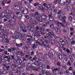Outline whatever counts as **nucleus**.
I'll use <instances>...</instances> for the list:
<instances>
[{
	"label": "nucleus",
	"instance_id": "11",
	"mask_svg": "<svg viewBox=\"0 0 75 75\" xmlns=\"http://www.w3.org/2000/svg\"><path fill=\"white\" fill-rule=\"evenodd\" d=\"M18 66L17 63H14V64H12L11 65V67L12 68H16L18 67Z\"/></svg>",
	"mask_w": 75,
	"mask_h": 75
},
{
	"label": "nucleus",
	"instance_id": "16",
	"mask_svg": "<svg viewBox=\"0 0 75 75\" xmlns=\"http://www.w3.org/2000/svg\"><path fill=\"white\" fill-rule=\"evenodd\" d=\"M70 50H71L70 51L68 49H66V52H67L68 54H71L72 53V48H71L70 49Z\"/></svg>",
	"mask_w": 75,
	"mask_h": 75
},
{
	"label": "nucleus",
	"instance_id": "54",
	"mask_svg": "<svg viewBox=\"0 0 75 75\" xmlns=\"http://www.w3.org/2000/svg\"><path fill=\"white\" fill-rule=\"evenodd\" d=\"M67 64H68V65H69V66H72V64H71V62H70V61L69 60L68 61Z\"/></svg>",
	"mask_w": 75,
	"mask_h": 75
},
{
	"label": "nucleus",
	"instance_id": "35",
	"mask_svg": "<svg viewBox=\"0 0 75 75\" xmlns=\"http://www.w3.org/2000/svg\"><path fill=\"white\" fill-rule=\"evenodd\" d=\"M0 60H1L2 62H4V57H3V56L1 57H0Z\"/></svg>",
	"mask_w": 75,
	"mask_h": 75
},
{
	"label": "nucleus",
	"instance_id": "41",
	"mask_svg": "<svg viewBox=\"0 0 75 75\" xmlns=\"http://www.w3.org/2000/svg\"><path fill=\"white\" fill-rule=\"evenodd\" d=\"M30 48V47H27V45H25V46H24L23 47V48L25 50H28V48Z\"/></svg>",
	"mask_w": 75,
	"mask_h": 75
},
{
	"label": "nucleus",
	"instance_id": "48",
	"mask_svg": "<svg viewBox=\"0 0 75 75\" xmlns=\"http://www.w3.org/2000/svg\"><path fill=\"white\" fill-rule=\"evenodd\" d=\"M65 40L66 42H67L68 43L69 42V38H68L67 37V38H65Z\"/></svg>",
	"mask_w": 75,
	"mask_h": 75
},
{
	"label": "nucleus",
	"instance_id": "55",
	"mask_svg": "<svg viewBox=\"0 0 75 75\" xmlns=\"http://www.w3.org/2000/svg\"><path fill=\"white\" fill-rule=\"evenodd\" d=\"M45 63H46V64H49L50 62L48 60L45 59Z\"/></svg>",
	"mask_w": 75,
	"mask_h": 75
},
{
	"label": "nucleus",
	"instance_id": "4",
	"mask_svg": "<svg viewBox=\"0 0 75 75\" xmlns=\"http://www.w3.org/2000/svg\"><path fill=\"white\" fill-rule=\"evenodd\" d=\"M35 18L37 21L39 22L40 23L41 22H42L43 21L42 19V18L41 17V15H38V16L35 17Z\"/></svg>",
	"mask_w": 75,
	"mask_h": 75
},
{
	"label": "nucleus",
	"instance_id": "12",
	"mask_svg": "<svg viewBox=\"0 0 75 75\" xmlns=\"http://www.w3.org/2000/svg\"><path fill=\"white\" fill-rule=\"evenodd\" d=\"M22 12L24 14H28V9L25 8V10L23 11H22Z\"/></svg>",
	"mask_w": 75,
	"mask_h": 75
},
{
	"label": "nucleus",
	"instance_id": "27",
	"mask_svg": "<svg viewBox=\"0 0 75 75\" xmlns=\"http://www.w3.org/2000/svg\"><path fill=\"white\" fill-rule=\"evenodd\" d=\"M61 44L63 45L62 47H64L65 45V43L64 40H62V41L61 42Z\"/></svg>",
	"mask_w": 75,
	"mask_h": 75
},
{
	"label": "nucleus",
	"instance_id": "5",
	"mask_svg": "<svg viewBox=\"0 0 75 75\" xmlns=\"http://www.w3.org/2000/svg\"><path fill=\"white\" fill-rule=\"evenodd\" d=\"M10 57L11 58V59L12 61H13L14 64H16V63L18 62H17V59H16V57H14V55H11Z\"/></svg>",
	"mask_w": 75,
	"mask_h": 75
},
{
	"label": "nucleus",
	"instance_id": "45",
	"mask_svg": "<svg viewBox=\"0 0 75 75\" xmlns=\"http://www.w3.org/2000/svg\"><path fill=\"white\" fill-rule=\"evenodd\" d=\"M31 42H27L26 43L29 46L31 45Z\"/></svg>",
	"mask_w": 75,
	"mask_h": 75
},
{
	"label": "nucleus",
	"instance_id": "19",
	"mask_svg": "<svg viewBox=\"0 0 75 75\" xmlns=\"http://www.w3.org/2000/svg\"><path fill=\"white\" fill-rule=\"evenodd\" d=\"M65 18H66V17L65 16L62 17V19L61 18L60 19V20L62 21V23H64L66 22V20H65Z\"/></svg>",
	"mask_w": 75,
	"mask_h": 75
},
{
	"label": "nucleus",
	"instance_id": "28",
	"mask_svg": "<svg viewBox=\"0 0 75 75\" xmlns=\"http://www.w3.org/2000/svg\"><path fill=\"white\" fill-rule=\"evenodd\" d=\"M45 61V59L44 58H40L39 59V62H43Z\"/></svg>",
	"mask_w": 75,
	"mask_h": 75
},
{
	"label": "nucleus",
	"instance_id": "39",
	"mask_svg": "<svg viewBox=\"0 0 75 75\" xmlns=\"http://www.w3.org/2000/svg\"><path fill=\"white\" fill-rule=\"evenodd\" d=\"M5 14H6V13L5 12H2L1 13V16L2 17H5V16H6Z\"/></svg>",
	"mask_w": 75,
	"mask_h": 75
},
{
	"label": "nucleus",
	"instance_id": "13",
	"mask_svg": "<svg viewBox=\"0 0 75 75\" xmlns=\"http://www.w3.org/2000/svg\"><path fill=\"white\" fill-rule=\"evenodd\" d=\"M43 20H46L47 18V16L45 14H42V16H41Z\"/></svg>",
	"mask_w": 75,
	"mask_h": 75
},
{
	"label": "nucleus",
	"instance_id": "52",
	"mask_svg": "<svg viewBox=\"0 0 75 75\" xmlns=\"http://www.w3.org/2000/svg\"><path fill=\"white\" fill-rule=\"evenodd\" d=\"M17 60H16V61H17V62L18 61H20V60H21V59L20 58V57L19 56H17Z\"/></svg>",
	"mask_w": 75,
	"mask_h": 75
},
{
	"label": "nucleus",
	"instance_id": "57",
	"mask_svg": "<svg viewBox=\"0 0 75 75\" xmlns=\"http://www.w3.org/2000/svg\"><path fill=\"white\" fill-rule=\"evenodd\" d=\"M48 24L49 25H51L52 24V21H51L50 20L48 22Z\"/></svg>",
	"mask_w": 75,
	"mask_h": 75
},
{
	"label": "nucleus",
	"instance_id": "53",
	"mask_svg": "<svg viewBox=\"0 0 75 75\" xmlns=\"http://www.w3.org/2000/svg\"><path fill=\"white\" fill-rule=\"evenodd\" d=\"M27 40L28 41H27V42H31L32 39H31V38H28L27 39Z\"/></svg>",
	"mask_w": 75,
	"mask_h": 75
},
{
	"label": "nucleus",
	"instance_id": "6",
	"mask_svg": "<svg viewBox=\"0 0 75 75\" xmlns=\"http://www.w3.org/2000/svg\"><path fill=\"white\" fill-rule=\"evenodd\" d=\"M2 37H3V38H7V36L8 35V33L6 32H2Z\"/></svg>",
	"mask_w": 75,
	"mask_h": 75
},
{
	"label": "nucleus",
	"instance_id": "56",
	"mask_svg": "<svg viewBox=\"0 0 75 75\" xmlns=\"http://www.w3.org/2000/svg\"><path fill=\"white\" fill-rule=\"evenodd\" d=\"M19 62L20 65H23V62L21 61V60L19 61Z\"/></svg>",
	"mask_w": 75,
	"mask_h": 75
},
{
	"label": "nucleus",
	"instance_id": "21",
	"mask_svg": "<svg viewBox=\"0 0 75 75\" xmlns=\"http://www.w3.org/2000/svg\"><path fill=\"white\" fill-rule=\"evenodd\" d=\"M49 42L50 44H52V45H54V44H55L56 43L55 40L53 39L52 40H51Z\"/></svg>",
	"mask_w": 75,
	"mask_h": 75
},
{
	"label": "nucleus",
	"instance_id": "25",
	"mask_svg": "<svg viewBox=\"0 0 75 75\" xmlns=\"http://www.w3.org/2000/svg\"><path fill=\"white\" fill-rule=\"evenodd\" d=\"M13 74H16L18 75H20L21 72L19 71H14L13 72Z\"/></svg>",
	"mask_w": 75,
	"mask_h": 75
},
{
	"label": "nucleus",
	"instance_id": "62",
	"mask_svg": "<svg viewBox=\"0 0 75 75\" xmlns=\"http://www.w3.org/2000/svg\"><path fill=\"white\" fill-rule=\"evenodd\" d=\"M51 21H53L54 20L53 16H52L50 18H49Z\"/></svg>",
	"mask_w": 75,
	"mask_h": 75
},
{
	"label": "nucleus",
	"instance_id": "31",
	"mask_svg": "<svg viewBox=\"0 0 75 75\" xmlns=\"http://www.w3.org/2000/svg\"><path fill=\"white\" fill-rule=\"evenodd\" d=\"M23 45V43H20L18 44L17 43L16 44V46L18 47H22Z\"/></svg>",
	"mask_w": 75,
	"mask_h": 75
},
{
	"label": "nucleus",
	"instance_id": "22",
	"mask_svg": "<svg viewBox=\"0 0 75 75\" xmlns=\"http://www.w3.org/2000/svg\"><path fill=\"white\" fill-rule=\"evenodd\" d=\"M47 65L46 64H42V66H40V67L42 68L41 69H42L43 68H47Z\"/></svg>",
	"mask_w": 75,
	"mask_h": 75
},
{
	"label": "nucleus",
	"instance_id": "15",
	"mask_svg": "<svg viewBox=\"0 0 75 75\" xmlns=\"http://www.w3.org/2000/svg\"><path fill=\"white\" fill-rule=\"evenodd\" d=\"M50 54L51 56H53V55H55V52L53 50H50Z\"/></svg>",
	"mask_w": 75,
	"mask_h": 75
},
{
	"label": "nucleus",
	"instance_id": "23",
	"mask_svg": "<svg viewBox=\"0 0 75 75\" xmlns=\"http://www.w3.org/2000/svg\"><path fill=\"white\" fill-rule=\"evenodd\" d=\"M39 10H41L42 11H44V8L42 6H38Z\"/></svg>",
	"mask_w": 75,
	"mask_h": 75
},
{
	"label": "nucleus",
	"instance_id": "43",
	"mask_svg": "<svg viewBox=\"0 0 75 75\" xmlns=\"http://www.w3.org/2000/svg\"><path fill=\"white\" fill-rule=\"evenodd\" d=\"M30 55L32 56L34 55V51L33 50H32L30 52Z\"/></svg>",
	"mask_w": 75,
	"mask_h": 75
},
{
	"label": "nucleus",
	"instance_id": "58",
	"mask_svg": "<svg viewBox=\"0 0 75 75\" xmlns=\"http://www.w3.org/2000/svg\"><path fill=\"white\" fill-rule=\"evenodd\" d=\"M5 63L6 64H8V63H9V60H6Z\"/></svg>",
	"mask_w": 75,
	"mask_h": 75
},
{
	"label": "nucleus",
	"instance_id": "64",
	"mask_svg": "<svg viewBox=\"0 0 75 75\" xmlns=\"http://www.w3.org/2000/svg\"><path fill=\"white\" fill-rule=\"evenodd\" d=\"M22 75H29V74L24 73L22 74Z\"/></svg>",
	"mask_w": 75,
	"mask_h": 75
},
{
	"label": "nucleus",
	"instance_id": "26",
	"mask_svg": "<svg viewBox=\"0 0 75 75\" xmlns=\"http://www.w3.org/2000/svg\"><path fill=\"white\" fill-rule=\"evenodd\" d=\"M35 65L37 66L38 67L40 65V63L38 61H36V62H34Z\"/></svg>",
	"mask_w": 75,
	"mask_h": 75
},
{
	"label": "nucleus",
	"instance_id": "50",
	"mask_svg": "<svg viewBox=\"0 0 75 75\" xmlns=\"http://www.w3.org/2000/svg\"><path fill=\"white\" fill-rule=\"evenodd\" d=\"M62 67L64 69H66V68H67V65H62Z\"/></svg>",
	"mask_w": 75,
	"mask_h": 75
},
{
	"label": "nucleus",
	"instance_id": "36",
	"mask_svg": "<svg viewBox=\"0 0 75 75\" xmlns=\"http://www.w3.org/2000/svg\"><path fill=\"white\" fill-rule=\"evenodd\" d=\"M68 56H69V59H70L71 60V61L72 62L74 60V59H73V58H72V57L70 55H69Z\"/></svg>",
	"mask_w": 75,
	"mask_h": 75
},
{
	"label": "nucleus",
	"instance_id": "29",
	"mask_svg": "<svg viewBox=\"0 0 75 75\" xmlns=\"http://www.w3.org/2000/svg\"><path fill=\"white\" fill-rule=\"evenodd\" d=\"M70 3L71 5H74L75 3V1L74 0H71L70 1Z\"/></svg>",
	"mask_w": 75,
	"mask_h": 75
},
{
	"label": "nucleus",
	"instance_id": "18",
	"mask_svg": "<svg viewBox=\"0 0 75 75\" xmlns=\"http://www.w3.org/2000/svg\"><path fill=\"white\" fill-rule=\"evenodd\" d=\"M61 69V68L59 67L58 68H55L54 69L52 70L53 72H56L57 71H59Z\"/></svg>",
	"mask_w": 75,
	"mask_h": 75
},
{
	"label": "nucleus",
	"instance_id": "44",
	"mask_svg": "<svg viewBox=\"0 0 75 75\" xmlns=\"http://www.w3.org/2000/svg\"><path fill=\"white\" fill-rule=\"evenodd\" d=\"M46 72V71L42 70L41 71V73L42 74V75H45V74Z\"/></svg>",
	"mask_w": 75,
	"mask_h": 75
},
{
	"label": "nucleus",
	"instance_id": "14",
	"mask_svg": "<svg viewBox=\"0 0 75 75\" xmlns=\"http://www.w3.org/2000/svg\"><path fill=\"white\" fill-rule=\"evenodd\" d=\"M38 47V45H37V44L35 43L32 45V49H35V48H37Z\"/></svg>",
	"mask_w": 75,
	"mask_h": 75
},
{
	"label": "nucleus",
	"instance_id": "51",
	"mask_svg": "<svg viewBox=\"0 0 75 75\" xmlns=\"http://www.w3.org/2000/svg\"><path fill=\"white\" fill-rule=\"evenodd\" d=\"M46 75H50L51 74V73H49V72L47 71H46L45 74Z\"/></svg>",
	"mask_w": 75,
	"mask_h": 75
},
{
	"label": "nucleus",
	"instance_id": "3",
	"mask_svg": "<svg viewBox=\"0 0 75 75\" xmlns=\"http://www.w3.org/2000/svg\"><path fill=\"white\" fill-rule=\"evenodd\" d=\"M46 36L47 37H50L51 38H53L54 37H55V35H54L53 31H51L50 32L48 33L46 35Z\"/></svg>",
	"mask_w": 75,
	"mask_h": 75
},
{
	"label": "nucleus",
	"instance_id": "32",
	"mask_svg": "<svg viewBox=\"0 0 75 75\" xmlns=\"http://www.w3.org/2000/svg\"><path fill=\"white\" fill-rule=\"evenodd\" d=\"M40 31H43L44 32V31H45V28L42 27L40 28Z\"/></svg>",
	"mask_w": 75,
	"mask_h": 75
},
{
	"label": "nucleus",
	"instance_id": "61",
	"mask_svg": "<svg viewBox=\"0 0 75 75\" xmlns=\"http://www.w3.org/2000/svg\"><path fill=\"white\" fill-rule=\"evenodd\" d=\"M22 31L23 32V33H27V30L24 29H22Z\"/></svg>",
	"mask_w": 75,
	"mask_h": 75
},
{
	"label": "nucleus",
	"instance_id": "46",
	"mask_svg": "<svg viewBox=\"0 0 75 75\" xmlns=\"http://www.w3.org/2000/svg\"><path fill=\"white\" fill-rule=\"evenodd\" d=\"M63 57H64V58H68V56H67V54L63 53Z\"/></svg>",
	"mask_w": 75,
	"mask_h": 75
},
{
	"label": "nucleus",
	"instance_id": "30",
	"mask_svg": "<svg viewBox=\"0 0 75 75\" xmlns=\"http://www.w3.org/2000/svg\"><path fill=\"white\" fill-rule=\"evenodd\" d=\"M56 63V64L57 66H59V67H61V63L59 62H58V61H55V63Z\"/></svg>",
	"mask_w": 75,
	"mask_h": 75
},
{
	"label": "nucleus",
	"instance_id": "49",
	"mask_svg": "<svg viewBox=\"0 0 75 75\" xmlns=\"http://www.w3.org/2000/svg\"><path fill=\"white\" fill-rule=\"evenodd\" d=\"M20 54L21 56H22V57H24V53L22 51H20Z\"/></svg>",
	"mask_w": 75,
	"mask_h": 75
},
{
	"label": "nucleus",
	"instance_id": "60",
	"mask_svg": "<svg viewBox=\"0 0 75 75\" xmlns=\"http://www.w3.org/2000/svg\"><path fill=\"white\" fill-rule=\"evenodd\" d=\"M71 45H75V41L74 40L72 41L71 42Z\"/></svg>",
	"mask_w": 75,
	"mask_h": 75
},
{
	"label": "nucleus",
	"instance_id": "7",
	"mask_svg": "<svg viewBox=\"0 0 75 75\" xmlns=\"http://www.w3.org/2000/svg\"><path fill=\"white\" fill-rule=\"evenodd\" d=\"M59 28H60V26L59 25H58L57 27H56L54 28L55 30L58 34H60L61 33V31L59 29Z\"/></svg>",
	"mask_w": 75,
	"mask_h": 75
},
{
	"label": "nucleus",
	"instance_id": "2",
	"mask_svg": "<svg viewBox=\"0 0 75 75\" xmlns=\"http://www.w3.org/2000/svg\"><path fill=\"white\" fill-rule=\"evenodd\" d=\"M16 19L15 18H11V19L9 20L8 21V23H9L8 25L9 26H12V24L14 25H16Z\"/></svg>",
	"mask_w": 75,
	"mask_h": 75
},
{
	"label": "nucleus",
	"instance_id": "24",
	"mask_svg": "<svg viewBox=\"0 0 75 75\" xmlns=\"http://www.w3.org/2000/svg\"><path fill=\"white\" fill-rule=\"evenodd\" d=\"M11 55L8 56H6L4 57V58L5 59H7L8 60H10L11 59V57H10Z\"/></svg>",
	"mask_w": 75,
	"mask_h": 75
},
{
	"label": "nucleus",
	"instance_id": "8",
	"mask_svg": "<svg viewBox=\"0 0 75 75\" xmlns=\"http://www.w3.org/2000/svg\"><path fill=\"white\" fill-rule=\"evenodd\" d=\"M40 41L42 42L44 45H47V44L48 43V40L47 39H46L45 40L41 39L40 40Z\"/></svg>",
	"mask_w": 75,
	"mask_h": 75
},
{
	"label": "nucleus",
	"instance_id": "33",
	"mask_svg": "<svg viewBox=\"0 0 75 75\" xmlns=\"http://www.w3.org/2000/svg\"><path fill=\"white\" fill-rule=\"evenodd\" d=\"M37 57L35 56L34 57L30 60V61H32V62H34V61L37 60Z\"/></svg>",
	"mask_w": 75,
	"mask_h": 75
},
{
	"label": "nucleus",
	"instance_id": "47",
	"mask_svg": "<svg viewBox=\"0 0 75 75\" xmlns=\"http://www.w3.org/2000/svg\"><path fill=\"white\" fill-rule=\"evenodd\" d=\"M51 31H52L50 29H47L46 30V33H50V32H51Z\"/></svg>",
	"mask_w": 75,
	"mask_h": 75
},
{
	"label": "nucleus",
	"instance_id": "9",
	"mask_svg": "<svg viewBox=\"0 0 75 75\" xmlns=\"http://www.w3.org/2000/svg\"><path fill=\"white\" fill-rule=\"evenodd\" d=\"M28 26L27 27V30H28V31H30V30H31L33 28L32 25L31 24H28Z\"/></svg>",
	"mask_w": 75,
	"mask_h": 75
},
{
	"label": "nucleus",
	"instance_id": "37",
	"mask_svg": "<svg viewBox=\"0 0 75 75\" xmlns=\"http://www.w3.org/2000/svg\"><path fill=\"white\" fill-rule=\"evenodd\" d=\"M58 56L59 58L60 59H62V55L59 54V53H58Z\"/></svg>",
	"mask_w": 75,
	"mask_h": 75
},
{
	"label": "nucleus",
	"instance_id": "42",
	"mask_svg": "<svg viewBox=\"0 0 75 75\" xmlns=\"http://www.w3.org/2000/svg\"><path fill=\"white\" fill-rule=\"evenodd\" d=\"M16 35H18L19 37H21L22 34L20 32H17Z\"/></svg>",
	"mask_w": 75,
	"mask_h": 75
},
{
	"label": "nucleus",
	"instance_id": "17",
	"mask_svg": "<svg viewBox=\"0 0 75 75\" xmlns=\"http://www.w3.org/2000/svg\"><path fill=\"white\" fill-rule=\"evenodd\" d=\"M10 17H11L12 18H16V16L13 13H10V14H8Z\"/></svg>",
	"mask_w": 75,
	"mask_h": 75
},
{
	"label": "nucleus",
	"instance_id": "38",
	"mask_svg": "<svg viewBox=\"0 0 75 75\" xmlns=\"http://www.w3.org/2000/svg\"><path fill=\"white\" fill-rule=\"evenodd\" d=\"M59 16V15L56 12L54 14V16L55 18H57L58 17V16Z\"/></svg>",
	"mask_w": 75,
	"mask_h": 75
},
{
	"label": "nucleus",
	"instance_id": "40",
	"mask_svg": "<svg viewBox=\"0 0 75 75\" xmlns=\"http://www.w3.org/2000/svg\"><path fill=\"white\" fill-rule=\"evenodd\" d=\"M56 45L57 47H60V44L59 42H56Z\"/></svg>",
	"mask_w": 75,
	"mask_h": 75
},
{
	"label": "nucleus",
	"instance_id": "1",
	"mask_svg": "<svg viewBox=\"0 0 75 75\" xmlns=\"http://www.w3.org/2000/svg\"><path fill=\"white\" fill-rule=\"evenodd\" d=\"M19 6H18L17 4H15L14 5V8L16 10H19L21 8V11H24L25 10V8L23 7V6H22V2H18Z\"/></svg>",
	"mask_w": 75,
	"mask_h": 75
},
{
	"label": "nucleus",
	"instance_id": "10",
	"mask_svg": "<svg viewBox=\"0 0 75 75\" xmlns=\"http://www.w3.org/2000/svg\"><path fill=\"white\" fill-rule=\"evenodd\" d=\"M41 15L39 14L38 12H35V13L32 16L33 18H35L36 17H38L39 15Z\"/></svg>",
	"mask_w": 75,
	"mask_h": 75
},
{
	"label": "nucleus",
	"instance_id": "59",
	"mask_svg": "<svg viewBox=\"0 0 75 75\" xmlns=\"http://www.w3.org/2000/svg\"><path fill=\"white\" fill-rule=\"evenodd\" d=\"M34 20L33 19V18H31L30 21V23H31L32 24L33 23V21H34Z\"/></svg>",
	"mask_w": 75,
	"mask_h": 75
},
{
	"label": "nucleus",
	"instance_id": "34",
	"mask_svg": "<svg viewBox=\"0 0 75 75\" xmlns=\"http://www.w3.org/2000/svg\"><path fill=\"white\" fill-rule=\"evenodd\" d=\"M20 28H22V29H23L24 28H25V25L23 24H20Z\"/></svg>",
	"mask_w": 75,
	"mask_h": 75
},
{
	"label": "nucleus",
	"instance_id": "63",
	"mask_svg": "<svg viewBox=\"0 0 75 75\" xmlns=\"http://www.w3.org/2000/svg\"><path fill=\"white\" fill-rule=\"evenodd\" d=\"M60 4L61 5V6H64V5L65 4V2H62L60 3Z\"/></svg>",
	"mask_w": 75,
	"mask_h": 75
},
{
	"label": "nucleus",
	"instance_id": "20",
	"mask_svg": "<svg viewBox=\"0 0 75 75\" xmlns=\"http://www.w3.org/2000/svg\"><path fill=\"white\" fill-rule=\"evenodd\" d=\"M16 14L17 15V16L18 17H22V15L21 14V12H17Z\"/></svg>",
	"mask_w": 75,
	"mask_h": 75
}]
</instances>
